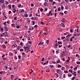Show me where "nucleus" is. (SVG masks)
Instances as JSON below:
<instances>
[{
    "label": "nucleus",
    "mask_w": 80,
    "mask_h": 80,
    "mask_svg": "<svg viewBox=\"0 0 80 80\" xmlns=\"http://www.w3.org/2000/svg\"><path fill=\"white\" fill-rule=\"evenodd\" d=\"M61 9L62 10H63L64 9V7L63 6V5L61 6Z\"/></svg>",
    "instance_id": "obj_19"
},
{
    "label": "nucleus",
    "mask_w": 80,
    "mask_h": 80,
    "mask_svg": "<svg viewBox=\"0 0 80 80\" xmlns=\"http://www.w3.org/2000/svg\"><path fill=\"white\" fill-rule=\"evenodd\" d=\"M5 35H3L4 37H8V35L7 34V32H6L4 33Z\"/></svg>",
    "instance_id": "obj_2"
},
{
    "label": "nucleus",
    "mask_w": 80,
    "mask_h": 80,
    "mask_svg": "<svg viewBox=\"0 0 80 80\" xmlns=\"http://www.w3.org/2000/svg\"><path fill=\"white\" fill-rule=\"evenodd\" d=\"M65 62H67L68 63H70V60L68 59L66 61H65Z\"/></svg>",
    "instance_id": "obj_17"
},
{
    "label": "nucleus",
    "mask_w": 80,
    "mask_h": 80,
    "mask_svg": "<svg viewBox=\"0 0 80 80\" xmlns=\"http://www.w3.org/2000/svg\"><path fill=\"white\" fill-rule=\"evenodd\" d=\"M55 3H56V2L54 1H53L52 2V5H54V4H55Z\"/></svg>",
    "instance_id": "obj_29"
},
{
    "label": "nucleus",
    "mask_w": 80,
    "mask_h": 80,
    "mask_svg": "<svg viewBox=\"0 0 80 80\" xmlns=\"http://www.w3.org/2000/svg\"><path fill=\"white\" fill-rule=\"evenodd\" d=\"M0 2H1V3H3L5 2V1L3 0H0Z\"/></svg>",
    "instance_id": "obj_13"
},
{
    "label": "nucleus",
    "mask_w": 80,
    "mask_h": 80,
    "mask_svg": "<svg viewBox=\"0 0 80 80\" xmlns=\"http://www.w3.org/2000/svg\"><path fill=\"white\" fill-rule=\"evenodd\" d=\"M20 57H21V56H18V59H20Z\"/></svg>",
    "instance_id": "obj_54"
},
{
    "label": "nucleus",
    "mask_w": 80,
    "mask_h": 80,
    "mask_svg": "<svg viewBox=\"0 0 80 80\" xmlns=\"http://www.w3.org/2000/svg\"><path fill=\"white\" fill-rule=\"evenodd\" d=\"M44 43V42H42V41H41L40 43H39L38 44V45H43V44Z\"/></svg>",
    "instance_id": "obj_4"
},
{
    "label": "nucleus",
    "mask_w": 80,
    "mask_h": 80,
    "mask_svg": "<svg viewBox=\"0 0 80 80\" xmlns=\"http://www.w3.org/2000/svg\"><path fill=\"white\" fill-rule=\"evenodd\" d=\"M65 55V54H62L61 55L62 57H63V56H64Z\"/></svg>",
    "instance_id": "obj_60"
},
{
    "label": "nucleus",
    "mask_w": 80,
    "mask_h": 80,
    "mask_svg": "<svg viewBox=\"0 0 80 80\" xmlns=\"http://www.w3.org/2000/svg\"><path fill=\"white\" fill-rule=\"evenodd\" d=\"M50 67H51V68H53V65H50Z\"/></svg>",
    "instance_id": "obj_49"
},
{
    "label": "nucleus",
    "mask_w": 80,
    "mask_h": 80,
    "mask_svg": "<svg viewBox=\"0 0 80 80\" xmlns=\"http://www.w3.org/2000/svg\"><path fill=\"white\" fill-rule=\"evenodd\" d=\"M44 60H45V58H42L41 60L42 62H44Z\"/></svg>",
    "instance_id": "obj_20"
},
{
    "label": "nucleus",
    "mask_w": 80,
    "mask_h": 80,
    "mask_svg": "<svg viewBox=\"0 0 80 80\" xmlns=\"http://www.w3.org/2000/svg\"><path fill=\"white\" fill-rule=\"evenodd\" d=\"M16 28H18V29L20 28V26H17L16 27Z\"/></svg>",
    "instance_id": "obj_36"
},
{
    "label": "nucleus",
    "mask_w": 80,
    "mask_h": 80,
    "mask_svg": "<svg viewBox=\"0 0 80 80\" xmlns=\"http://www.w3.org/2000/svg\"><path fill=\"white\" fill-rule=\"evenodd\" d=\"M59 69H57V72L58 73H60V72H59Z\"/></svg>",
    "instance_id": "obj_31"
},
{
    "label": "nucleus",
    "mask_w": 80,
    "mask_h": 80,
    "mask_svg": "<svg viewBox=\"0 0 80 80\" xmlns=\"http://www.w3.org/2000/svg\"><path fill=\"white\" fill-rule=\"evenodd\" d=\"M59 14L60 15H64V14H63V12H59Z\"/></svg>",
    "instance_id": "obj_22"
},
{
    "label": "nucleus",
    "mask_w": 80,
    "mask_h": 80,
    "mask_svg": "<svg viewBox=\"0 0 80 80\" xmlns=\"http://www.w3.org/2000/svg\"><path fill=\"white\" fill-rule=\"evenodd\" d=\"M62 67V66H61L60 65H58V68H61Z\"/></svg>",
    "instance_id": "obj_28"
},
{
    "label": "nucleus",
    "mask_w": 80,
    "mask_h": 80,
    "mask_svg": "<svg viewBox=\"0 0 80 80\" xmlns=\"http://www.w3.org/2000/svg\"><path fill=\"white\" fill-rule=\"evenodd\" d=\"M58 45H60V44H62V42L58 41Z\"/></svg>",
    "instance_id": "obj_16"
},
{
    "label": "nucleus",
    "mask_w": 80,
    "mask_h": 80,
    "mask_svg": "<svg viewBox=\"0 0 80 80\" xmlns=\"http://www.w3.org/2000/svg\"><path fill=\"white\" fill-rule=\"evenodd\" d=\"M52 63L54 64H55V63H56V62H55V61H54V62H52Z\"/></svg>",
    "instance_id": "obj_62"
},
{
    "label": "nucleus",
    "mask_w": 80,
    "mask_h": 80,
    "mask_svg": "<svg viewBox=\"0 0 80 80\" xmlns=\"http://www.w3.org/2000/svg\"><path fill=\"white\" fill-rule=\"evenodd\" d=\"M53 1V0H49V2H51L52 3Z\"/></svg>",
    "instance_id": "obj_56"
},
{
    "label": "nucleus",
    "mask_w": 80,
    "mask_h": 80,
    "mask_svg": "<svg viewBox=\"0 0 80 80\" xmlns=\"http://www.w3.org/2000/svg\"><path fill=\"white\" fill-rule=\"evenodd\" d=\"M64 73H68V71H64Z\"/></svg>",
    "instance_id": "obj_39"
},
{
    "label": "nucleus",
    "mask_w": 80,
    "mask_h": 80,
    "mask_svg": "<svg viewBox=\"0 0 80 80\" xmlns=\"http://www.w3.org/2000/svg\"><path fill=\"white\" fill-rule=\"evenodd\" d=\"M70 36H71V34H68V35H67L66 38H67V37H70Z\"/></svg>",
    "instance_id": "obj_26"
},
{
    "label": "nucleus",
    "mask_w": 80,
    "mask_h": 80,
    "mask_svg": "<svg viewBox=\"0 0 80 80\" xmlns=\"http://www.w3.org/2000/svg\"><path fill=\"white\" fill-rule=\"evenodd\" d=\"M70 41L71 42H72V41H73V38H71V39H70Z\"/></svg>",
    "instance_id": "obj_41"
},
{
    "label": "nucleus",
    "mask_w": 80,
    "mask_h": 80,
    "mask_svg": "<svg viewBox=\"0 0 80 80\" xmlns=\"http://www.w3.org/2000/svg\"><path fill=\"white\" fill-rule=\"evenodd\" d=\"M43 9L42 8H41L40 9V11H41V12H42V11H43Z\"/></svg>",
    "instance_id": "obj_45"
},
{
    "label": "nucleus",
    "mask_w": 80,
    "mask_h": 80,
    "mask_svg": "<svg viewBox=\"0 0 80 80\" xmlns=\"http://www.w3.org/2000/svg\"><path fill=\"white\" fill-rule=\"evenodd\" d=\"M58 11H59V12H60L61 10H60V7H59L58 8Z\"/></svg>",
    "instance_id": "obj_33"
},
{
    "label": "nucleus",
    "mask_w": 80,
    "mask_h": 80,
    "mask_svg": "<svg viewBox=\"0 0 80 80\" xmlns=\"http://www.w3.org/2000/svg\"><path fill=\"white\" fill-rule=\"evenodd\" d=\"M12 27H15V24H12Z\"/></svg>",
    "instance_id": "obj_23"
},
{
    "label": "nucleus",
    "mask_w": 80,
    "mask_h": 80,
    "mask_svg": "<svg viewBox=\"0 0 80 80\" xmlns=\"http://www.w3.org/2000/svg\"><path fill=\"white\" fill-rule=\"evenodd\" d=\"M78 73H80V71H78Z\"/></svg>",
    "instance_id": "obj_64"
},
{
    "label": "nucleus",
    "mask_w": 80,
    "mask_h": 80,
    "mask_svg": "<svg viewBox=\"0 0 80 80\" xmlns=\"http://www.w3.org/2000/svg\"><path fill=\"white\" fill-rule=\"evenodd\" d=\"M65 9H66V10H68V6L66 5L65 6Z\"/></svg>",
    "instance_id": "obj_18"
},
{
    "label": "nucleus",
    "mask_w": 80,
    "mask_h": 80,
    "mask_svg": "<svg viewBox=\"0 0 80 80\" xmlns=\"http://www.w3.org/2000/svg\"><path fill=\"white\" fill-rule=\"evenodd\" d=\"M8 7H9V8H10V9H11V8H12V7H11V5H9V6H8Z\"/></svg>",
    "instance_id": "obj_40"
},
{
    "label": "nucleus",
    "mask_w": 80,
    "mask_h": 80,
    "mask_svg": "<svg viewBox=\"0 0 80 80\" xmlns=\"http://www.w3.org/2000/svg\"><path fill=\"white\" fill-rule=\"evenodd\" d=\"M43 5L45 7H47L48 6V4L46 2H45L43 4Z\"/></svg>",
    "instance_id": "obj_7"
},
{
    "label": "nucleus",
    "mask_w": 80,
    "mask_h": 80,
    "mask_svg": "<svg viewBox=\"0 0 80 80\" xmlns=\"http://www.w3.org/2000/svg\"><path fill=\"white\" fill-rule=\"evenodd\" d=\"M32 25H35V21H32Z\"/></svg>",
    "instance_id": "obj_43"
},
{
    "label": "nucleus",
    "mask_w": 80,
    "mask_h": 80,
    "mask_svg": "<svg viewBox=\"0 0 80 80\" xmlns=\"http://www.w3.org/2000/svg\"><path fill=\"white\" fill-rule=\"evenodd\" d=\"M20 45H22V46H23V44H22V42H20Z\"/></svg>",
    "instance_id": "obj_53"
},
{
    "label": "nucleus",
    "mask_w": 80,
    "mask_h": 80,
    "mask_svg": "<svg viewBox=\"0 0 80 80\" xmlns=\"http://www.w3.org/2000/svg\"><path fill=\"white\" fill-rule=\"evenodd\" d=\"M36 27V28L37 27V25H36L35 26H34V28H35Z\"/></svg>",
    "instance_id": "obj_55"
},
{
    "label": "nucleus",
    "mask_w": 80,
    "mask_h": 80,
    "mask_svg": "<svg viewBox=\"0 0 80 80\" xmlns=\"http://www.w3.org/2000/svg\"><path fill=\"white\" fill-rule=\"evenodd\" d=\"M76 63L78 64H80V62H77Z\"/></svg>",
    "instance_id": "obj_42"
},
{
    "label": "nucleus",
    "mask_w": 80,
    "mask_h": 80,
    "mask_svg": "<svg viewBox=\"0 0 80 80\" xmlns=\"http://www.w3.org/2000/svg\"><path fill=\"white\" fill-rule=\"evenodd\" d=\"M45 64H46V65H47V63L46 62H44V64H43V65H45Z\"/></svg>",
    "instance_id": "obj_51"
},
{
    "label": "nucleus",
    "mask_w": 80,
    "mask_h": 80,
    "mask_svg": "<svg viewBox=\"0 0 80 80\" xmlns=\"http://www.w3.org/2000/svg\"><path fill=\"white\" fill-rule=\"evenodd\" d=\"M62 24V27L64 28V27H65V24L63 23H61Z\"/></svg>",
    "instance_id": "obj_8"
},
{
    "label": "nucleus",
    "mask_w": 80,
    "mask_h": 80,
    "mask_svg": "<svg viewBox=\"0 0 80 80\" xmlns=\"http://www.w3.org/2000/svg\"><path fill=\"white\" fill-rule=\"evenodd\" d=\"M24 10H23V9H22L21 10V12L22 13H23V12H24Z\"/></svg>",
    "instance_id": "obj_32"
},
{
    "label": "nucleus",
    "mask_w": 80,
    "mask_h": 80,
    "mask_svg": "<svg viewBox=\"0 0 80 80\" xmlns=\"http://www.w3.org/2000/svg\"><path fill=\"white\" fill-rule=\"evenodd\" d=\"M2 47L4 48H6V46L5 45H3L2 46Z\"/></svg>",
    "instance_id": "obj_14"
},
{
    "label": "nucleus",
    "mask_w": 80,
    "mask_h": 80,
    "mask_svg": "<svg viewBox=\"0 0 80 80\" xmlns=\"http://www.w3.org/2000/svg\"><path fill=\"white\" fill-rule=\"evenodd\" d=\"M70 33H72V32H73V30H72V29H70Z\"/></svg>",
    "instance_id": "obj_37"
},
{
    "label": "nucleus",
    "mask_w": 80,
    "mask_h": 80,
    "mask_svg": "<svg viewBox=\"0 0 80 80\" xmlns=\"http://www.w3.org/2000/svg\"><path fill=\"white\" fill-rule=\"evenodd\" d=\"M21 6H22V4H18V8H20L21 7Z\"/></svg>",
    "instance_id": "obj_12"
},
{
    "label": "nucleus",
    "mask_w": 80,
    "mask_h": 80,
    "mask_svg": "<svg viewBox=\"0 0 80 80\" xmlns=\"http://www.w3.org/2000/svg\"><path fill=\"white\" fill-rule=\"evenodd\" d=\"M5 7H6V6L5 5V4L4 3L3 5L1 6V8L2 10H4V9H5Z\"/></svg>",
    "instance_id": "obj_1"
},
{
    "label": "nucleus",
    "mask_w": 80,
    "mask_h": 80,
    "mask_svg": "<svg viewBox=\"0 0 80 80\" xmlns=\"http://www.w3.org/2000/svg\"><path fill=\"white\" fill-rule=\"evenodd\" d=\"M22 55H23V58H24V57H25V53L24 52H23L22 53Z\"/></svg>",
    "instance_id": "obj_11"
},
{
    "label": "nucleus",
    "mask_w": 80,
    "mask_h": 80,
    "mask_svg": "<svg viewBox=\"0 0 80 80\" xmlns=\"http://www.w3.org/2000/svg\"><path fill=\"white\" fill-rule=\"evenodd\" d=\"M1 31H2V32H3V28H1Z\"/></svg>",
    "instance_id": "obj_35"
},
{
    "label": "nucleus",
    "mask_w": 80,
    "mask_h": 80,
    "mask_svg": "<svg viewBox=\"0 0 80 80\" xmlns=\"http://www.w3.org/2000/svg\"><path fill=\"white\" fill-rule=\"evenodd\" d=\"M51 12H52L51 11H49V12L48 13L49 15H47V16H49V15H50V13H51V16H52V13Z\"/></svg>",
    "instance_id": "obj_3"
},
{
    "label": "nucleus",
    "mask_w": 80,
    "mask_h": 80,
    "mask_svg": "<svg viewBox=\"0 0 80 80\" xmlns=\"http://www.w3.org/2000/svg\"><path fill=\"white\" fill-rule=\"evenodd\" d=\"M64 20H65V18H63L61 20V21L62 22H63V21H64Z\"/></svg>",
    "instance_id": "obj_27"
},
{
    "label": "nucleus",
    "mask_w": 80,
    "mask_h": 80,
    "mask_svg": "<svg viewBox=\"0 0 80 80\" xmlns=\"http://www.w3.org/2000/svg\"><path fill=\"white\" fill-rule=\"evenodd\" d=\"M8 12H9V14H11V12H12L11 11H9Z\"/></svg>",
    "instance_id": "obj_59"
},
{
    "label": "nucleus",
    "mask_w": 80,
    "mask_h": 80,
    "mask_svg": "<svg viewBox=\"0 0 80 80\" xmlns=\"http://www.w3.org/2000/svg\"><path fill=\"white\" fill-rule=\"evenodd\" d=\"M65 37H62L61 38L62 40H63V39H65Z\"/></svg>",
    "instance_id": "obj_34"
},
{
    "label": "nucleus",
    "mask_w": 80,
    "mask_h": 80,
    "mask_svg": "<svg viewBox=\"0 0 80 80\" xmlns=\"http://www.w3.org/2000/svg\"><path fill=\"white\" fill-rule=\"evenodd\" d=\"M75 69H77V67H76L75 68H74V70L75 71Z\"/></svg>",
    "instance_id": "obj_46"
},
{
    "label": "nucleus",
    "mask_w": 80,
    "mask_h": 80,
    "mask_svg": "<svg viewBox=\"0 0 80 80\" xmlns=\"http://www.w3.org/2000/svg\"><path fill=\"white\" fill-rule=\"evenodd\" d=\"M64 68H65V67H62V68L61 70H64Z\"/></svg>",
    "instance_id": "obj_38"
},
{
    "label": "nucleus",
    "mask_w": 80,
    "mask_h": 80,
    "mask_svg": "<svg viewBox=\"0 0 80 80\" xmlns=\"http://www.w3.org/2000/svg\"><path fill=\"white\" fill-rule=\"evenodd\" d=\"M65 1L67 3H69V0H65Z\"/></svg>",
    "instance_id": "obj_24"
},
{
    "label": "nucleus",
    "mask_w": 80,
    "mask_h": 80,
    "mask_svg": "<svg viewBox=\"0 0 80 80\" xmlns=\"http://www.w3.org/2000/svg\"><path fill=\"white\" fill-rule=\"evenodd\" d=\"M14 20H17V17H15L14 18Z\"/></svg>",
    "instance_id": "obj_30"
},
{
    "label": "nucleus",
    "mask_w": 80,
    "mask_h": 80,
    "mask_svg": "<svg viewBox=\"0 0 80 80\" xmlns=\"http://www.w3.org/2000/svg\"><path fill=\"white\" fill-rule=\"evenodd\" d=\"M69 72H71V73H72L73 72V71H72V70H71V69H69Z\"/></svg>",
    "instance_id": "obj_25"
},
{
    "label": "nucleus",
    "mask_w": 80,
    "mask_h": 80,
    "mask_svg": "<svg viewBox=\"0 0 80 80\" xmlns=\"http://www.w3.org/2000/svg\"><path fill=\"white\" fill-rule=\"evenodd\" d=\"M31 6H32V7H33L34 6V5L33 4H31Z\"/></svg>",
    "instance_id": "obj_61"
},
{
    "label": "nucleus",
    "mask_w": 80,
    "mask_h": 80,
    "mask_svg": "<svg viewBox=\"0 0 80 80\" xmlns=\"http://www.w3.org/2000/svg\"><path fill=\"white\" fill-rule=\"evenodd\" d=\"M4 28V30H5V31H8V29L7 27H5Z\"/></svg>",
    "instance_id": "obj_5"
},
{
    "label": "nucleus",
    "mask_w": 80,
    "mask_h": 80,
    "mask_svg": "<svg viewBox=\"0 0 80 80\" xmlns=\"http://www.w3.org/2000/svg\"><path fill=\"white\" fill-rule=\"evenodd\" d=\"M3 59L4 60H7V58H3Z\"/></svg>",
    "instance_id": "obj_48"
},
{
    "label": "nucleus",
    "mask_w": 80,
    "mask_h": 80,
    "mask_svg": "<svg viewBox=\"0 0 80 80\" xmlns=\"http://www.w3.org/2000/svg\"><path fill=\"white\" fill-rule=\"evenodd\" d=\"M58 45V43H56L54 45V46H55V48H57V46Z\"/></svg>",
    "instance_id": "obj_6"
},
{
    "label": "nucleus",
    "mask_w": 80,
    "mask_h": 80,
    "mask_svg": "<svg viewBox=\"0 0 80 80\" xmlns=\"http://www.w3.org/2000/svg\"><path fill=\"white\" fill-rule=\"evenodd\" d=\"M5 56V54H3L2 56V58H3V57H4Z\"/></svg>",
    "instance_id": "obj_47"
},
{
    "label": "nucleus",
    "mask_w": 80,
    "mask_h": 80,
    "mask_svg": "<svg viewBox=\"0 0 80 80\" xmlns=\"http://www.w3.org/2000/svg\"><path fill=\"white\" fill-rule=\"evenodd\" d=\"M76 57H79V56L78 55V54H77L76 55Z\"/></svg>",
    "instance_id": "obj_52"
},
{
    "label": "nucleus",
    "mask_w": 80,
    "mask_h": 80,
    "mask_svg": "<svg viewBox=\"0 0 80 80\" xmlns=\"http://www.w3.org/2000/svg\"><path fill=\"white\" fill-rule=\"evenodd\" d=\"M49 42H50V41L48 40H47L46 43H47V44H48H48H49Z\"/></svg>",
    "instance_id": "obj_15"
},
{
    "label": "nucleus",
    "mask_w": 80,
    "mask_h": 80,
    "mask_svg": "<svg viewBox=\"0 0 80 80\" xmlns=\"http://www.w3.org/2000/svg\"><path fill=\"white\" fill-rule=\"evenodd\" d=\"M64 41H65V42H69V39L68 38H67L65 39L64 40Z\"/></svg>",
    "instance_id": "obj_9"
},
{
    "label": "nucleus",
    "mask_w": 80,
    "mask_h": 80,
    "mask_svg": "<svg viewBox=\"0 0 80 80\" xmlns=\"http://www.w3.org/2000/svg\"><path fill=\"white\" fill-rule=\"evenodd\" d=\"M66 12H67V11H65L64 12V13H65V14H67V13Z\"/></svg>",
    "instance_id": "obj_58"
},
{
    "label": "nucleus",
    "mask_w": 80,
    "mask_h": 80,
    "mask_svg": "<svg viewBox=\"0 0 80 80\" xmlns=\"http://www.w3.org/2000/svg\"><path fill=\"white\" fill-rule=\"evenodd\" d=\"M24 16H25V17H28V14H25Z\"/></svg>",
    "instance_id": "obj_21"
},
{
    "label": "nucleus",
    "mask_w": 80,
    "mask_h": 80,
    "mask_svg": "<svg viewBox=\"0 0 80 80\" xmlns=\"http://www.w3.org/2000/svg\"><path fill=\"white\" fill-rule=\"evenodd\" d=\"M60 63V60H58V61H56V63Z\"/></svg>",
    "instance_id": "obj_10"
},
{
    "label": "nucleus",
    "mask_w": 80,
    "mask_h": 80,
    "mask_svg": "<svg viewBox=\"0 0 80 80\" xmlns=\"http://www.w3.org/2000/svg\"><path fill=\"white\" fill-rule=\"evenodd\" d=\"M41 24H42V25H43V24H44V22H43L42 21H41Z\"/></svg>",
    "instance_id": "obj_44"
},
{
    "label": "nucleus",
    "mask_w": 80,
    "mask_h": 80,
    "mask_svg": "<svg viewBox=\"0 0 80 80\" xmlns=\"http://www.w3.org/2000/svg\"><path fill=\"white\" fill-rule=\"evenodd\" d=\"M2 73H3V71H2L1 72H0V74H2Z\"/></svg>",
    "instance_id": "obj_57"
},
{
    "label": "nucleus",
    "mask_w": 80,
    "mask_h": 80,
    "mask_svg": "<svg viewBox=\"0 0 80 80\" xmlns=\"http://www.w3.org/2000/svg\"><path fill=\"white\" fill-rule=\"evenodd\" d=\"M77 29H78H78H79V28H80V27L78 26H77Z\"/></svg>",
    "instance_id": "obj_50"
},
{
    "label": "nucleus",
    "mask_w": 80,
    "mask_h": 80,
    "mask_svg": "<svg viewBox=\"0 0 80 80\" xmlns=\"http://www.w3.org/2000/svg\"><path fill=\"white\" fill-rule=\"evenodd\" d=\"M56 53L57 54H58V50H57L56 51Z\"/></svg>",
    "instance_id": "obj_63"
}]
</instances>
